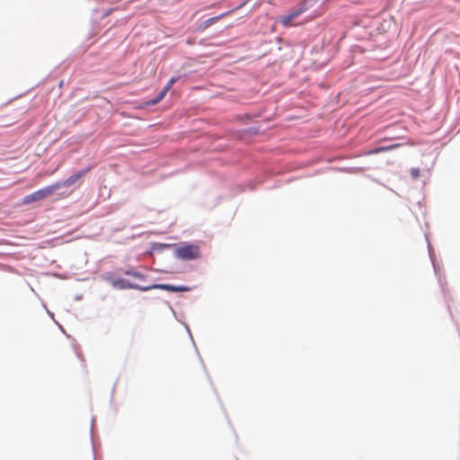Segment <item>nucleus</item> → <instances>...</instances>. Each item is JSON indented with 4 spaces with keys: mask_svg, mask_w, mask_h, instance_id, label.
Returning <instances> with one entry per match:
<instances>
[{
    "mask_svg": "<svg viewBox=\"0 0 460 460\" xmlns=\"http://www.w3.org/2000/svg\"><path fill=\"white\" fill-rule=\"evenodd\" d=\"M91 170V167H88L86 169H84L82 171H79L66 180L57 181L53 183V186L55 187V190L58 191L62 188H71L72 186L75 185L77 182L80 181V180Z\"/></svg>",
    "mask_w": 460,
    "mask_h": 460,
    "instance_id": "f03ea898",
    "label": "nucleus"
},
{
    "mask_svg": "<svg viewBox=\"0 0 460 460\" xmlns=\"http://www.w3.org/2000/svg\"><path fill=\"white\" fill-rule=\"evenodd\" d=\"M219 17H214V18H210L208 20H207L206 22H203V28H206L209 25L212 24L213 22L217 21Z\"/></svg>",
    "mask_w": 460,
    "mask_h": 460,
    "instance_id": "9d476101",
    "label": "nucleus"
},
{
    "mask_svg": "<svg viewBox=\"0 0 460 460\" xmlns=\"http://www.w3.org/2000/svg\"><path fill=\"white\" fill-rule=\"evenodd\" d=\"M411 175L413 179H417L420 176V170L418 168H412L411 170Z\"/></svg>",
    "mask_w": 460,
    "mask_h": 460,
    "instance_id": "1a4fd4ad",
    "label": "nucleus"
},
{
    "mask_svg": "<svg viewBox=\"0 0 460 460\" xmlns=\"http://www.w3.org/2000/svg\"><path fill=\"white\" fill-rule=\"evenodd\" d=\"M397 146H399L398 144L388 146H381V147L371 149V150L367 151V155H376V154H379L381 152H385V151L392 150V149H394V148H395Z\"/></svg>",
    "mask_w": 460,
    "mask_h": 460,
    "instance_id": "0eeeda50",
    "label": "nucleus"
},
{
    "mask_svg": "<svg viewBox=\"0 0 460 460\" xmlns=\"http://www.w3.org/2000/svg\"><path fill=\"white\" fill-rule=\"evenodd\" d=\"M73 192V190H64L61 192V196L62 198H66L68 197L71 193Z\"/></svg>",
    "mask_w": 460,
    "mask_h": 460,
    "instance_id": "9b49d317",
    "label": "nucleus"
},
{
    "mask_svg": "<svg viewBox=\"0 0 460 460\" xmlns=\"http://www.w3.org/2000/svg\"><path fill=\"white\" fill-rule=\"evenodd\" d=\"M303 13V10L302 9H296L291 13H289L287 15H283L279 18V22L284 26V27H288V26H291L292 25V21L294 19H296V17H298L301 13Z\"/></svg>",
    "mask_w": 460,
    "mask_h": 460,
    "instance_id": "39448f33",
    "label": "nucleus"
},
{
    "mask_svg": "<svg viewBox=\"0 0 460 460\" xmlns=\"http://www.w3.org/2000/svg\"><path fill=\"white\" fill-rule=\"evenodd\" d=\"M175 256L181 260H192L199 255V248L195 244H184L174 251Z\"/></svg>",
    "mask_w": 460,
    "mask_h": 460,
    "instance_id": "7ed1b4c3",
    "label": "nucleus"
},
{
    "mask_svg": "<svg viewBox=\"0 0 460 460\" xmlns=\"http://www.w3.org/2000/svg\"><path fill=\"white\" fill-rule=\"evenodd\" d=\"M159 288L166 291H172V292H183L188 291L189 288L183 286H172L170 284H162L158 286Z\"/></svg>",
    "mask_w": 460,
    "mask_h": 460,
    "instance_id": "423d86ee",
    "label": "nucleus"
},
{
    "mask_svg": "<svg viewBox=\"0 0 460 460\" xmlns=\"http://www.w3.org/2000/svg\"><path fill=\"white\" fill-rule=\"evenodd\" d=\"M112 285L115 288H133L132 285H129L125 279H118L112 280Z\"/></svg>",
    "mask_w": 460,
    "mask_h": 460,
    "instance_id": "6e6552de",
    "label": "nucleus"
},
{
    "mask_svg": "<svg viewBox=\"0 0 460 460\" xmlns=\"http://www.w3.org/2000/svg\"><path fill=\"white\" fill-rule=\"evenodd\" d=\"M176 78L172 77L171 78L167 84L164 86V88L162 89V91L158 93V95L152 99V100H149L146 102V104L147 106H153V105H155L157 104L159 102H161L166 95V93H168V91L172 88V86L173 85V84L176 82Z\"/></svg>",
    "mask_w": 460,
    "mask_h": 460,
    "instance_id": "20e7f679",
    "label": "nucleus"
},
{
    "mask_svg": "<svg viewBox=\"0 0 460 460\" xmlns=\"http://www.w3.org/2000/svg\"><path fill=\"white\" fill-rule=\"evenodd\" d=\"M56 192L55 187L53 184L40 189L27 196H25L22 199V204L27 205L33 202L40 201Z\"/></svg>",
    "mask_w": 460,
    "mask_h": 460,
    "instance_id": "f257e3e1",
    "label": "nucleus"
}]
</instances>
